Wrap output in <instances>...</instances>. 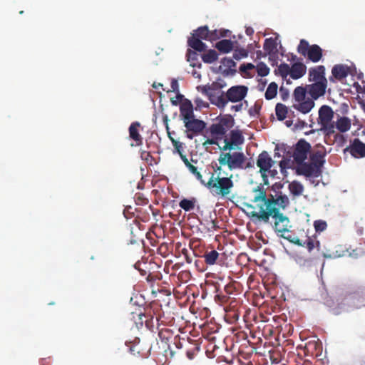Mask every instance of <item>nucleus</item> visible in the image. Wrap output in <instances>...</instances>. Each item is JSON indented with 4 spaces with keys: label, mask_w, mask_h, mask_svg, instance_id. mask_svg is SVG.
Listing matches in <instances>:
<instances>
[{
    "label": "nucleus",
    "mask_w": 365,
    "mask_h": 365,
    "mask_svg": "<svg viewBox=\"0 0 365 365\" xmlns=\"http://www.w3.org/2000/svg\"><path fill=\"white\" fill-rule=\"evenodd\" d=\"M196 179L200 181V182L205 187H206V181L202 178V175L201 173L197 170L196 173L193 174Z\"/></svg>",
    "instance_id": "bf43d9fd"
},
{
    "label": "nucleus",
    "mask_w": 365,
    "mask_h": 365,
    "mask_svg": "<svg viewBox=\"0 0 365 365\" xmlns=\"http://www.w3.org/2000/svg\"><path fill=\"white\" fill-rule=\"evenodd\" d=\"M260 108H261L260 106H259L257 104H255V106L253 107H252L249 110L250 115L252 116H255V115H258L259 113Z\"/></svg>",
    "instance_id": "5fc2aeb1"
},
{
    "label": "nucleus",
    "mask_w": 365,
    "mask_h": 365,
    "mask_svg": "<svg viewBox=\"0 0 365 365\" xmlns=\"http://www.w3.org/2000/svg\"><path fill=\"white\" fill-rule=\"evenodd\" d=\"M200 346L199 344H194L191 348L186 351V356L190 360H192L197 353L200 351Z\"/></svg>",
    "instance_id": "37998d69"
},
{
    "label": "nucleus",
    "mask_w": 365,
    "mask_h": 365,
    "mask_svg": "<svg viewBox=\"0 0 365 365\" xmlns=\"http://www.w3.org/2000/svg\"><path fill=\"white\" fill-rule=\"evenodd\" d=\"M196 202V200L195 198L192 199H182L179 202L180 207L183 209L185 211H190L192 210L195 207V205Z\"/></svg>",
    "instance_id": "e433bc0d"
},
{
    "label": "nucleus",
    "mask_w": 365,
    "mask_h": 365,
    "mask_svg": "<svg viewBox=\"0 0 365 365\" xmlns=\"http://www.w3.org/2000/svg\"><path fill=\"white\" fill-rule=\"evenodd\" d=\"M221 63L223 66L226 67L227 69H230L233 67H235L236 63L235 62L230 58H223L221 60Z\"/></svg>",
    "instance_id": "09e8293b"
},
{
    "label": "nucleus",
    "mask_w": 365,
    "mask_h": 365,
    "mask_svg": "<svg viewBox=\"0 0 365 365\" xmlns=\"http://www.w3.org/2000/svg\"><path fill=\"white\" fill-rule=\"evenodd\" d=\"M140 157L143 160L145 161L148 163L152 164V161L153 160V156L150 155L149 152L147 151H141Z\"/></svg>",
    "instance_id": "603ef678"
},
{
    "label": "nucleus",
    "mask_w": 365,
    "mask_h": 365,
    "mask_svg": "<svg viewBox=\"0 0 365 365\" xmlns=\"http://www.w3.org/2000/svg\"><path fill=\"white\" fill-rule=\"evenodd\" d=\"M334 112L331 107L327 105L322 106L319 110L318 123L321 125L320 130L330 135L335 132V125L332 119Z\"/></svg>",
    "instance_id": "0eeeda50"
},
{
    "label": "nucleus",
    "mask_w": 365,
    "mask_h": 365,
    "mask_svg": "<svg viewBox=\"0 0 365 365\" xmlns=\"http://www.w3.org/2000/svg\"><path fill=\"white\" fill-rule=\"evenodd\" d=\"M257 166L259 168V173L265 185L268 184V176L274 178L277 170L272 168L275 161L272 160L267 151H262L257 159Z\"/></svg>",
    "instance_id": "423d86ee"
},
{
    "label": "nucleus",
    "mask_w": 365,
    "mask_h": 365,
    "mask_svg": "<svg viewBox=\"0 0 365 365\" xmlns=\"http://www.w3.org/2000/svg\"><path fill=\"white\" fill-rule=\"evenodd\" d=\"M345 150H349L350 154L356 158H364L365 143L359 139L355 138Z\"/></svg>",
    "instance_id": "f3484780"
},
{
    "label": "nucleus",
    "mask_w": 365,
    "mask_h": 365,
    "mask_svg": "<svg viewBox=\"0 0 365 365\" xmlns=\"http://www.w3.org/2000/svg\"><path fill=\"white\" fill-rule=\"evenodd\" d=\"M291 67L285 63H281L278 66L279 74L283 79H285L288 75H290Z\"/></svg>",
    "instance_id": "ea45409f"
},
{
    "label": "nucleus",
    "mask_w": 365,
    "mask_h": 365,
    "mask_svg": "<svg viewBox=\"0 0 365 365\" xmlns=\"http://www.w3.org/2000/svg\"><path fill=\"white\" fill-rule=\"evenodd\" d=\"M222 166L220 165L214 170L215 173L211 174L210 179L206 182V187L213 195L221 198H227L232 192L234 182L232 175L229 177L222 176Z\"/></svg>",
    "instance_id": "f257e3e1"
},
{
    "label": "nucleus",
    "mask_w": 365,
    "mask_h": 365,
    "mask_svg": "<svg viewBox=\"0 0 365 365\" xmlns=\"http://www.w3.org/2000/svg\"><path fill=\"white\" fill-rule=\"evenodd\" d=\"M309 81L327 83V79L325 77V67L321 65L310 68L309 70Z\"/></svg>",
    "instance_id": "a211bd4d"
},
{
    "label": "nucleus",
    "mask_w": 365,
    "mask_h": 365,
    "mask_svg": "<svg viewBox=\"0 0 365 365\" xmlns=\"http://www.w3.org/2000/svg\"><path fill=\"white\" fill-rule=\"evenodd\" d=\"M182 98H183V96H182V94H180V93H178L177 94V96H176V99H174L173 98H172L170 99V101H171V103H172V104H173V106H177V105L178 104V102H179L180 101H181V100L182 99Z\"/></svg>",
    "instance_id": "052dcab7"
},
{
    "label": "nucleus",
    "mask_w": 365,
    "mask_h": 365,
    "mask_svg": "<svg viewBox=\"0 0 365 365\" xmlns=\"http://www.w3.org/2000/svg\"><path fill=\"white\" fill-rule=\"evenodd\" d=\"M217 139L213 138L212 139H207L203 143V145H217Z\"/></svg>",
    "instance_id": "e2e57ef3"
},
{
    "label": "nucleus",
    "mask_w": 365,
    "mask_h": 365,
    "mask_svg": "<svg viewBox=\"0 0 365 365\" xmlns=\"http://www.w3.org/2000/svg\"><path fill=\"white\" fill-rule=\"evenodd\" d=\"M314 226L316 232H322L327 227V224L324 220H316L314 222Z\"/></svg>",
    "instance_id": "de8ad7c7"
},
{
    "label": "nucleus",
    "mask_w": 365,
    "mask_h": 365,
    "mask_svg": "<svg viewBox=\"0 0 365 365\" xmlns=\"http://www.w3.org/2000/svg\"><path fill=\"white\" fill-rule=\"evenodd\" d=\"M247 92L248 88L246 86H233L225 93L224 100L227 101V103L229 101L232 103L240 102L245 98Z\"/></svg>",
    "instance_id": "9d476101"
},
{
    "label": "nucleus",
    "mask_w": 365,
    "mask_h": 365,
    "mask_svg": "<svg viewBox=\"0 0 365 365\" xmlns=\"http://www.w3.org/2000/svg\"><path fill=\"white\" fill-rule=\"evenodd\" d=\"M279 93L283 101H286L289 97V91L287 89L281 87L279 89Z\"/></svg>",
    "instance_id": "4d7b16f0"
},
{
    "label": "nucleus",
    "mask_w": 365,
    "mask_h": 365,
    "mask_svg": "<svg viewBox=\"0 0 365 365\" xmlns=\"http://www.w3.org/2000/svg\"><path fill=\"white\" fill-rule=\"evenodd\" d=\"M220 254L215 250H206L202 255L205 262L207 265H214L217 264Z\"/></svg>",
    "instance_id": "393cba45"
},
{
    "label": "nucleus",
    "mask_w": 365,
    "mask_h": 365,
    "mask_svg": "<svg viewBox=\"0 0 365 365\" xmlns=\"http://www.w3.org/2000/svg\"><path fill=\"white\" fill-rule=\"evenodd\" d=\"M287 240L294 245L307 248L309 252H312L315 247L318 248L319 247V242L314 235H306L304 238H299L297 236L288 235Z\"/></svg>",
    "instance_id": "1a4fd4ad"
},
{
    "label": "nucleus",
    "mask_w": 365,
    "mask_h": 365,
    "mask_svg": "<svg viewBox=\"0 0 365 365\" xmlns=\"http://www.w3.org/2000/svg\"><path fill=\"white\" fill-rule=\"evenodd\" d=\"M186 128V136L189 139H192L195 136L200 134L205 128L206 123L199 119L194 118L184 122Z\"/></svg>",
    "instance_id": "f8f14e48"
},
{
    "label": "nucleus",
    "mask_w": 365,
    "mask_h": 365,
    "mask_svg": "<svg viewBox=\"0 0 365 365\" xmlns=\"http://www.w3.org/2000/svg\"><path fill=\"white\" fill-rule=\"evenodd\" d=\"M220 88L217 83L197 87L198 91L207 96L212 104L219 108H224L227 106V101L224 100L225 93Z\"/></svg>",
    "instance_id": "39448f33"
},
{
    "label": "nucleus",
    "mask_w": 365,
    "mask_h": 365,
    "mask_svg": "<svg viewBox=\"0 0 365 365\" xmlns=\"http://www.w3.org/2000/svg\"><path fill=\"white\" fill-rule=\"evenodd\" d=\"M210 131L212 136L216 139H221L227 132L226 128L222 124L213 123L210 127Z\"/></svg>",
    "instance_id": "a878e982"
},
{
    "label": "nucleus",
    "mask_w": 365,
    "mask_h": 365,
    "mask_svg": "<svg viewBox=\"0 0 365 365\" xmlns=\"http://www.w3.org/2000/svg\"><path fill=\"white\" fill-rule=\"evenodd\" d=\"M219 124H222L223 127L227 128L232 127L233 125V119L231 118V116L228 118H224L220 120V121L218 123Z\"/></svg>",
    "instance_id": "3c124183"
},
{
    "label": "nucleus",
    "mask_w": 365,
    "mask_h": 365,
    "mask_svg": "<svg viewBox=\"0 0 365 365\" xmlns=\"http://www.w3.org/2000/svg\"><path fill=\"white\" fill-rule=\"evenodd\" d=\"M289 190L294 196H299L304 191V187L298 181H293L289 185Z\"/></svg>",
    "instance_id": "7c9ffc66"
},
{
    "label": "nucleus",
    "mask_w": 365,
    "mask_h": 365,
    "mask_svg": "<svg viewBox=\"0 0 365 365\" xmlns=\"http://www.w3.org/2000/svg\"><path fill=\"white\" fill-rule=\"evenodd\" d=\"M230 33V31L229 30L225 29H215L210 31L209 41H214L220 39L221 37L228 36V34Z\"/></svg>",
    "instance_id": "c756f323"
},
{
    "label": "nucleus",
    "mask_w": 365,
    "mask_h": 365,
    "mask_svg": "<svg viewBox=\"0 0 365 365\" xmlns=\"http://www.w3.org/2000/svg\"><path fill=\"white\" fill-rule=\"evenodd\" d=\"M297 173L306 177H319L321 174V170L312 163H299Z\"/></svg>",
    "instance_id": "4468645a"
},
{
    "label": "nucleus",
    "mask_w": 365,
    "mask_h": 365,
    "mask_svg": "<svg viewBox=\"0 0 365 365\" xmlns=\"http://www.w3.org/2000/svg\"><path fill=\"white\" fill-rule=\"evenodd\" d=\"M171 88L173 91L178 92V81L175 79H173L170 83Z\"/></svg>",
    "instance_id": "680f3d73"
},
{
    "label": "nucleus",
    "mask_w": 365,
    "mask_h": 365,
    "mask_svg": "<svg viewBox=\"0 0 365 365\" xmlns=\"http://www.w3.org/2000/svg\"><path fill=\"white\" fill-rule=\"evenodd\" d=\"M186 167L188 168V170L192 175L197 171V168L191 163L187 165Z\"/></svg>",
    "instance_id": "338daca9"
},
{
    "label": "nucleus",
    "mask_w": 365,
    "mask_h": 365,
    "mask_svg": "<svg viewBox=\"0 0 365 365\" xmlns=\"http://www.w3.org/2000/svg\"><path fill=\"white\" fill-rule=\"evenodd\" d=\"M180 156V158L182 159V162L184 163V164L185 165V166L188 165L189 164H190V161L188 160V159L187 158L186 155L182 153H180L179 154Z\"/></svg>",
    "instance_id": "69168bd1"
},
{
    "label": "nucleus",
    "mask_w": 365,
    "mask_h": 365,
    "mask_svg": "<svg viewBox=\"0 0 365 365\" xmlns=\"http://www.w3.org/2000/svg\"><path fill=\"white\" fill-rule=\"evenodd\" d=\"M180 156V158L182 159V162L184 163V164L185 165V166L188 165L189 164H190V161L188 160V159L187 158L186 155L182 153H180L179 154Z\"/></svg>",
    "instance_id": "0e129e2a"
},
{
    "label": "nucleus",
    "mask_w": 365,
    "mask_h": 365,
    "mask_svg": "<svg viewBox=\"0 0 365 365\" xmlns=\"http://www.w3.org/2000/svg\"><path fill=\"white\" fill-rule=\"evenodd\" d=\"M316 147L317 150L310 155V160L312 163L320 169L325 162L326 151L325 148L320 144Z\"/></svg>",
    "instance_id": "6ab92c4d"
},
{
    "label": "nucleus",
    "mask_w": 365,
    "mask_h": 365,
    "mask_svg": "<svg viewBox=\"0 0 365 365\" xmlns=\"http://www.w3.org/2000/svg\"><path fill=\"white\" fill-rule=\"evenodd\" d=\"M170 141L172 142V144L175 148V150L177 151L178 154L183 153V145L182 143L175 140L174 138L172 137V135L168 137Z\"/></svg>",
    "instance_id": "49530a36"
},
{
    "label": "nucleus",
    "mask_w": 365,
    "mask_h": 365,
    "mask_svg": "<svg viewBox=\"0 0 365 365\" xmlns=\"http://www.w3.org/2000/svg\"><path fill=\"white\" fill-rule=\"evenodd\" d=\"M308 93L307 86H297L294 91V98L296 103L306 99V93Z\"/></svg>",
    "instance_id": "72a5a7b5"
},
{
    "label": "nucleus",
    "mask_w": 365,
    "mask_h": 365,
    "mask_svg": "<svg viewBox=\"0 0 365 365\" xmlns=\"http://www.w3.org/2000/svg\"><path fill=\"white\" fill-rule=\"evenodd\" d=\"M163 121L165 125V129L167 130L168 136L169 137V136L172 135V133L170 131V127L168 125L169 119H168V115H166V114L163 115Z\"/></svg>",
    "instance_id": "6e6d98bb"
},
{
    "label": "nucleus",
    "mask_w": 365,
    "mask_h": 365,
    "mask_svg": "<svg viewBox=\"0 0 365 365\" xmlns=\"http://www.w3.org/2000/svg\"><path fill=\"white\" fill-rule=\"evenodd\" d=\"M248 56V51L245 48H236L234 50L233 58L237 61L246 58Z\"/></svg>",
    "instance_id": "c03bdc74"
},
{
    "label": "nucleus",
    "mask_w": 365,
    "mask_h": 365,
    "mask_svg": "<svg viewBox=\"0 0 365 365\" xmlns=\"http://www.w3.org/2000/svg\"><path fill=\"white\" fill-rule=\"evenodd\" d=\"M218 162L220 165H227L230 170L250 168L253 166L251 163L245 165L246 157L242 152L221 153Z\"/></svg>",
    "instance_id": "20e7f679"
},
{
    "label": "nucleus",
    "mask_w": 365,
    "mask_h": 365,
    "mask_svg": "<svg viewBox=\"0 0 365 365\" xmlns=\"http://www.w3.org/2000/svg\"><path fill=\"white\" fill-rule=\"evenodd\" d=\"M254 192L255 195L252 202L257 203L259 210V207L262 206L264 210L272 209H279V210L281 208L284 210L289 204L288 197L282 192L276 195V197L272 195H270V196L267 197L265 190L260 186H257V187L254 190Z\"/></svg>",
    "instance_id": "7ed1b4c3"
},
{
    "label": "nucleus",
    "mask_w": 365,
    "mask_h": 365,
    "mask_svg": "<svg viewBox=\"0 0 365 365\" xmlns=\"http://www.w3.org/2000/svg\"><path fill=\"white\" fill-rule=\"evenodd\" d=\"M311 151V145L304 139H300L295 145L293 158L297 164L303 163Z\"/></svg>",
    "instance_id": "9b49d317"
},
{
    "label": "nucleus",
    "mask_w": 365,
    "mask_h": 365,
    "mask_svg": "<svg viewBox=\"0 0 365 365\" xmlns=\"http://www.w3.org/2000/svg\"><path fill=\"white\" fill-rule=\"evenodd\" d=\"M275 113L278 120H283L287 118L288 108L282 103H277L275 107Z\"/></svg>",
    "instance_id": "c9c22d12"
},
{
    "label": "nucleus",
    "mask_w": 365,
    "mask_h": 365,
    "mask_svg": "<svg viewBox=\"0 0 365 365\" xmlns=\"http://www.w3.org/2000/svg\"><path fill=\"white\" fill-rule=\"evenodd\" d=\"M336 128L341 133L346 132L351 128V121L346 117H341L336 121Z\"/></svg>",
    "instance_id": "c85d7f7f"
},
{
    "label": "nucleus",
    "mask_w": 365,
    "mask_h": 365,
    "mask_svg": "<svg viewBox=\"0 0 365 365\" xmlns=\"http://www.w3.org/2000/svg\"><path fill=\"white\" fill-rule=\"evenodd\" d=\"M146 314L139 312L136 314L137 319H135V315L133 316V319L136 324L137 328H140L143 327V324H145V319L147 318Z\"/></svg>",
    "instance_id": "79ce46f5"
},
{
    "label": "nucleus",
    "mask_w": 365,
    "mask_h": 365,
    "mask_svg": "<svg viewBox=\"0 0 365 365\" xmlns=\"http://www.w3.org/2000/svg\"><path fill=\"white\" fill-rule=\"evenodd\" d=\"M140 123L138 121L133 122L128 129L129 137L135 142V146H139L143 144V138L139 133V128Z\"/></svg>",
    "instance_id": "4be33fe9"
},
{
    "label": "nucleus",
    "mask_w": 365,
    "mask_h": 365,
    "mask_svg": "<svg viewBox=\"0 0 365 365\" xmlns=\"http://www.w3.org/2000/svg\"><path fill=\"white\" fill-rule=\"evenodd\" d=\"M289 162L287 160H282L279 162V167L281 169V172L283 173L287 168H289Z\"/></svg>",
    "instance_id": "13d9d810"
},
{
    "label": "nucleus",
    "mask_w": 365,
    "mask_h": 365,
    "mask_svg": "<svg viewBox=\"0 0 365 365\" xmlns=\"http://www.w3.org/2000/svg\"><path fill=\"white\" fill-rule=\"evenodd\" d=\"M180 113L183 123L195 117L193 106L189 100L185 99L181 103L180 106Z\"/></svg>",
    "instance_id": "aec40b11"
},
{
    "label": "nucleus",
    "mask_w": 365,
    "mask_h": 365,
    "mask_svg": "<svg viewBox=\"0 0 365 365\" xmlns=\"http://www.w3.org/2000/svg\"><path fill=\"white\" fill-rule=\"evenodd\" d=\"M186 57L187 61L190 63V66L192 67H201V63L198 61V54L197 51L188 48L186 53Z\"/></svg>",
    "instance_id": "cd10ccee"
},
{
    "label": "nucleus",
    "mask_w": 365,
    "mask_h": 365,
    "mask_svg": "<svg viewBox=\"0 0 365 365\" xmlns=\"http://www.w3.org/2000/svg\"><path fill=\"white\" fill-rule=\"evenodd\" d=\"M145 325L150 331H154L155 324L152 315H147V318L145 319Z\"/></svg>",
    "instance_id": "8fccbe9b"
},
{
    "label": "nucleus",
    "mask_w": 365,
    "mask_h": 365,
    "mask_svg": "<svg viewBox=\"0 0 365 365\" xmlns=\"http://www.w3.org/2000/svg\"><path fill=\"white\" fill-rule=\"evenodd\" d=\"M201 58L204 63H212L217 60L218 54L216 51L210 49L207 53L202 54Z\"/></svg>",
    "instance_id": "f704fd0d"
},
{
    "label": "nucleus",
    "mask_w": 365,
    "mask_h": 365,
    "mask_svg": "<svg viewBox=\"0 0 365 365\" xmlns=\"http://www.w3.org/2000/svg\"><path fill=\"white\" fill-rule=\"evenodd\" d=\"M127 346H128L129 351L131 354L134 356H144V354L141 353L142 349L139 341L138 342H130L128 344H127Z\"/></svg>",
    "instance_id": "58836bf2"
},
{
    "label": "nucleus",
    "mask_w": 365,
    "mask_h": 365,
    "mask_svg": "<svg viewBox=\"0 0 365 365\" xmlns=\"http://www.w3.org/2000/svg\"><path fill=\"white\" fill-rule=\"evenodd\" d=\"M257 71L258 76L264 77L269 74V68L264 63L261 62L257 65Z\"/></svg>",
    "instance_id": "a19ab883"
},
{
    "label": "nucleus",
    "mask_w": 365,
    "mask_h": 365,
    "mask_svg": "<svg viewBox=\"0 0 365 365\" xmlns=\"http://www.w3.org/2000/svg\"><path fill=\"white\" fill-rule=\"evenodd\" d=\"M277 43L273 38H266L264 42L263 48L268 53L272 54L277 50Z\"/></svg>",
    "instance_id": "473e14b6"
},
{
    "label": "nucleus",
    "mask_w": 365,
    "mask_h": 365,
    "mask_svg": "<svg viewBox=\"0 0 365 365\" xmlns=\"http://www.w3.org/2000/svg\"><path fill=\"white\" fill-rule=\"evenodd\" d=\"M277 88L278 86L276 83L272 82L269 83L264 94L265 98L267 100L274 98L277 95Z\"/></svg>",
    "instance_id": "4c0bfd02"
},
{
    "label": "nucleus",
    "mask_w": 365,
    "mask_h": 365,
    "mask_svg": "<svg viewBox=\"0 0 365 365\" xmlns=\"http://www.w3.org/2000/svg\"><path fill=\"white\" fill-rule=\"evenodd\" d=\"M215 48L221 53H230L234 48L233 42L231 40L223 39L215 44Z\"/></svg>",
    "instance_id": "bb28decb"
},
{
    "label": "nucleus",
    "mask_w": 365,
    "mask_h": 365,
    "mask_svg": "<svg viewBox=\"0 0 365 365\" xmlns=\"http://www.w3.org/2000/svg\"><path fill=\"white\" fill-rule=\"evenodd\" d=\"M306 71L307 67L303 63H294L291 66L290 76L293 79H299L306 73Z\"/></svg>",
    "instance_id": "5701e85b"
},
{
    "label": "nucleus",
    "mask_w": 365,
    "mask_h": 365,
    "mask_svg": "<svg viewBox=\"0 0 365 365\" xmlns=\"http://www.w3.org/2000/svg\"><path fill=\"white\" fill-rule=\"evenodd\" d=\"M157 329H158V336L162 341L168 340L171 337V331L169 329H159L158 324Z\"/></svg>",
    "instance_id": "a18cd8bd"
},
{
    "label": "nucleus",
    "mask_w": 365,
    "mask_h": 365,
    "mask_svg": "<svg viewBox=\"0 0 365 365\" xmlns=\"http://www.w3.org/2000/svg\"><path fill=\"white\" fill-rule=\"evenodd\" d=\"M350 73V68L344 64H336L331 69V76L329 77L330 82L335 83L336 81H341L346 78Z\"/></svg>",
    "instance_id": "2eb2a0df"
},
{
    "label": "nucleus",
    "mask_w": 365,
    "mask_h": 365,
    "mask_svg": "<svg viewBox=\"0 0 365 365\" xmlns=\"http://www.w3.org/2000/svg\"><path fill=\"white\" fill-rule=\"evenodd\" d=\"M314 100L307 98L293 104V108L299 112L307 114L314 107Z\"/></svg>",
    "instance_id": "412c9836"
},
{
    "label": "nucleus",
    "mask_w": 365,
    "mask_h": 365,
    "mask_svg": "<svg viewBox=\"0 0 365 365\" xmlns=\"http://www.w3.org/2000/svg\"><path fill=\"white\" fill-rule=\"evenodd\" d=\"M297 52L313 63L319 62L322 57V49L317 44L309 45L305 39L300 40Z\"/></svg>",
    "instance_id": "6e6552de"
},
{
    "label": "nucleus",
    "mask_w": 365,
    "mask_h": 365,
    "mask_svg": "<svg viewBox=\"0 0 365 365\" xmlns=\"http://www.w3.org/2000/svg\"><path fill=\"white\" fill-rule=\"evenodd\" d=\"M308 94L313 100H317L321 96H323L326 93L327 83L314 82L312 84L307 85Z\"/></svg>",
    "instance_id": "dca6fc26"
},
{
    "label": "nucleus",
    "mask_w": 365,
    "mask_h": 365,
    "mask_svg": "<svg viewBox=\"0 0 365 365\" xmlns=\"http://www.w3.org/2000/svg\"><path fill=\"white\" fill-rule=\"evenodd\" d=\"M245 33L247 36H252L254 34V29L252 27L246 28Z\"/></svg>",
    "instance_id": "774afa93"
},
{
    "label": "nucleus",
    "mask_w": 365,
    "mask_h": 365,
    "mask_svg": "<svg viewBox=\"0 0 365 365\" xmlns=\"http://www.w3.org/2000/svg\"><path fill=\"white\" fill-rule=\"evenodd\" d=\"M253 68H255V66L252 63H243L240 66V71L241 72H247V71L252 70Z\"/></svg>",
    "instance_id": "864d4df0"
},
{
    "label": "nucleus",
    "mask_w": 365,
    "mask_h": 365,
    "mask_svg": "<svg viewBox=\"0 0 365 365\" xmlns=\"http://www.w3.org/2000/svg\"><path fill=\"white\" fill-rule=\"evenodd\" d=\"M244 137L240 130H232L230 133V140L225 138V145L223 147L220 148L222 151L232 150L237 148L239 145L243 144ZM225 153V152H222Z\"/></svg>",
    "instance_id": "ddd939ff"
},
{
    "label": "nucleus",
    "mask_w": 365,
    "mask_h": 365,
    "mask_svg": "<svg viewBox=\"0 0 365 365\" xmlns=\"http://www.w3.org/2000/svg\"><path fill=\"white\" fill-rule=\"evenodd\" d=\"M187 45L193 49V51L198 52L205 51L207 48L206 44L203 43L201 39H199L197 36L193 35L188 38Z\"/></svg>",
    "instance_id": "b1692460"
},
{
    "label": "nucleus",
    "mask_w": 365,
    "mask_h": 365,
    "mask_svg": "<svg viewBox=\"0 0 365 365\" xmlns=\"http://www.w3.org/2000/svg\"><path fill=\"white\" fill-rule=\"evenodd\" d=\"M252 216L264 222H269V217H272L274 219V231L284 239L288 237L285 234L289 232L290 222L288 217L282 213L279 209L264 210L263 206L259 207V211L252 212Z\"/></svg>",
    "instance_id": "f03ea898"
},
{
    "label": "nucleus",
    "mask_w": 365,
    "mask_h": 365,
    "mask_svg": "<svg viewBox=\"0 0 365 365\" xmlns=\"http://www.w3.org/2000/svg\"><path fill=\"white\" fill-rule=\"evenodd\" d=\"M210 30L207 26H203L197 28L194 31L193 36H197L199 39L209 41Z\"/></svg>",
    "instance_id": "2f4dec72"
}]
</instances>
